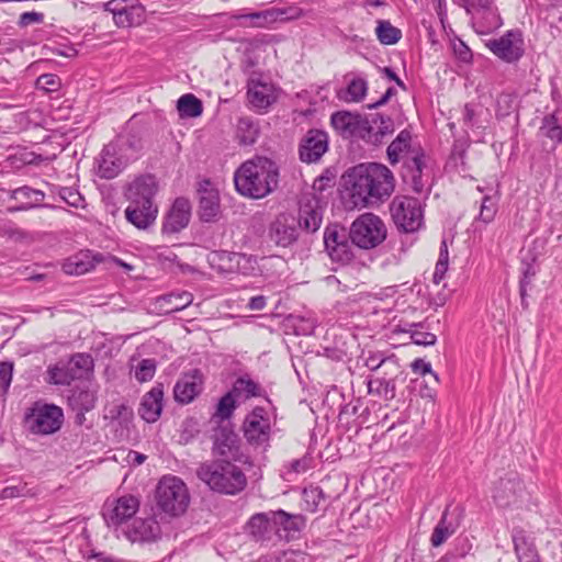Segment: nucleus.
I'll return each mask as SVG.
<instances>
[{
  "label": "nucleus",
  "mask_w": 562,
  "mask_h": 562,
  "mask_svg": "<svg viewBox=\"0 0 562 562\" xmlns=\"http://www.w3.org/2000/svg\"><path fill=\"white\" fill-rule=\"evenodd\" d=\"M346 191L353 207L379 204L391 196L395 188L392 171L378 162L359 164L344 176Z\"/></svg>",
  "instance_id": "nucleus-1"
},
{
  "label": "nucleus",
  "mask_w": 562,
  "mask_h": 562,
  "mask_svg": "<svg viewBox=\"0 0 562 562\" xmlns=\"http://www.w3.org/2000/svg\"><path fill=\"white\" fill-rule=\"evenodd\" d=\"M159 181L151 173L139 175L127 182L123 189V196L127 203L124 210L126 222L138 231L151 228L159 213Z\"/></svg>",
  "instance_id": "nucleus-2"
},
{
  "label": "nucleus",
  "mask_w": 562,
  "mask_h": 562,
  "mask_svg": "<svg viewBox=\"0 0 562 562\" xmlns=\"http://www.w3.org/2000/svg\"><path fill=\"white\" fill-rule=\"evenodd\" d=\"M330 122L344 138H357L374 146L382 144L395 131L394 121L381 113L342 110L331 114Z\"/></svg>",
  "instance_id": "nucleus-3"
},
{
  "label": "nucleus",
  "mask_w": 562,
  "mask_h": 562,
  "mask_svg": "<svg viewBox=\"0 0 562 562\" xmlns=\"http://www.w3.org/2000/svg\"><path fill=\"white\" fill-rule=\"evenodd\" d=\"M237 192L251 199H262L279 183V167L272 159L255 156L243 162L234 173Z\"/></svg>",
  "instance_id": "nucleus-4"
},
{
  "label": "nucleus",
  "mask_w": 562,
  "mask_h": 562,
  "mask_svg": "<svg viewBox=\"0 0 562 562\" xmlns=\"http://www.w3.org/2000/svg\"><path fill=\"white\" fill-rule=\"evenodd\" d=\"M196 476L213 492L236 495L247 486L243 470L229 460L203 462L196 469Z\"/></svg>",
  "instance_id": "nucleus-5"
},
{
  "label": "nucleus",
  "mask_w": 562,
  "mask_h": 562,
  "mask_svg": "<svg viewBox=\"0 0 562 562\" xmlns=\"http://www.w3.org/2000/svg\"><path fill=\"white\" fill-rule=\"evenodd\" d=\"M156 505L159 510L171 517L182 515L190 503V495L184 482L173 475L160 479L155 492Z\"/></svg>",
  "instance_id": "nucleus-6"
},
{
  "label": "nucleus",
  "mask_w": 562,
  "mask_h": 562,
  "mask_svg": "<svg viewBox=\"0 0 562 562\" xmlns=\"http://www.w3.org/2000/svg\"><path fill=\"white\" fill-rule=\"evenodd\" d=\"M427 160L428 157L423 149L409 151L403 157L401 177L416 194L428 195L431 190L432 181Z\"/></svg>",
  "instance_id": "nucleus-7"
},
{
  "label": "nucleus",
  "mask_w": 562,
  "mask_h": 562,
  "mask_svg": "<svg viewBox=\"0 0 562 562\" xmlns=\"http://www.w3.org/2000/svg\"><path fill=\"white\" fill-rule=\"evenodd\" d=\"M387 235L384 222L373 213L358 216L351 224L349 238L352 245L361 249H372L382 244Z\"/></svg>",
  "instance_id": "nucleus-8"
},
{
  "label": "nucleus",
  "mask_w": 562,
  "mask_h": 562,
  "mask_svg": "<svg viewBox=\"0 0 562 562\" xmlns=\"http://www.w3.org/2000/svg\"><path fill=\"white\" fill-rule=\"evenodd\" d=\"M390 213L402 233H415L424 226V209L417 198L396 195L390 203Z\"/></svg>",
  "instance_id": "nucleus-9"
},
{
  "label": "nucleus",
  "mask_w": 562,
  "mask_h": 562,
  "mask_svg": "<svg viewBox=\"0 0 562 562\" xmlns=\"http://www.w3.org/2000/svg\"><path fill=\"white\" fill-rule=\"evenodd\" d=\"M243 432L247 442L255 448L267 449L271 438V423L267 409L256 406L243 423Z\"/></svg>",
  "instance_id": "nucleus-10"
},
{
  "label": "nucleus",
  "mask_w": 562,
  "mask_h": 562,
  "mask_svg": "<svg viewBox=\"0 0 562 562\" xmlns=\"http://www.w3.org/2000/svg\"><path fill=\"white\" fill-rule=\"evenodd\" d=\"M63 420V409L54 404H37L25 416L30 431L36 435H52L58 431Z\"/></svg>",
  "instance_id": "nucleus-11"
},
{
  "label": "nucleus",
  "mask_w": 562,
  "mask_h": 562,
  "mask_svg": "<svg viewBox=\"0 0 562 562\" xmlns=\"http://www.w3.org/2000/svg\"><path fill=\"white\" fill-rule=\"evenodd\" d=\"M527 496L526 487L516 472L501 477L493 488V499L498 507H512L522 503Z\"/></svg>",
  "instance_id": "nucleus-12"
},
{
  "label": "nucleus",
  "mask_w": 562,
  "mask_h": 562,
  "mask_svg": "<svg viewBox=\"0 0 562 562\" xmlns=\"http://www.w3.org/2000/svg\"><path fill=\"white\" fill-rule=\"evenodd\" d=\"M300 232V221L294 215L280 213L268 226V239L278 248H291Z\"/></svg>",
  "instance_id": "nucleus-13"
},
{
  "label": "nucleus",
  "mask_w": 562,
  "mask_h": 562,
  "mask_svg": "<svg viewBox=\"0 0 562 562\" xmlns=\"http://www.w3.org/2000/svg\"><path fill=\"white\" fill-rule=\"evenodd\" d=\"M344 227L328 225L324 231V246L333 261L348 263L353 258L352 244Z\"/></svg>",
  "instance_id": "nucleus-14"
},
{
  "label": "nucleus",
  "mask_w": 562,
  "mask_h": 562,
  "mask_svg": "<svg viewBox=\"0 0 562 562\" xmlns=\"http://www.w3.org/2000/svg\"><path fill=\"white\" fill-rule=\"evenodd\" d=\"M490 50L506 63H515L524 55V38L520 31L510 30L497 40L486 43Z\"/></svg>",
  "instance_id": "nucleus-15"
},
{
  "label": "nucleus",
  "mask_w": 562,
  "mask_h": 562,
  "mask_svg": "<svg viewBox=\"0 0 562 562\" xmlns=\"http://www.w3.org/2000/svg\"><path fill=\"white\" fill-rule=\"evenodd\" d=\"M191 203L187 198H176L164 216L161 233L164 235H175L188 227L191 220Z\"/></svg>",
  "instance_id": "nucleus-16"
},
{
  "label": "nucleus",
  "mask_w": 562,
  "mask_h": 562,
  "mask_svg": "<svg viewBox=\"0 0 562 562\" xmlns=\"http://www.w3.org/2000/svg\"><path fill=\"white\" fill-rule=\"evenodd\" d=\"M246 532L256 542L277 540V527L273 510L254 514L245 526Z\"/></svg>",
  "instance_id": "nucleus-17"
},
{
  "label": "nucleus",
  "mask_w": 562,
  "mask_h": 562,
  "mask_svg": "<svg viewBox=\"0 0 562 562\" xmlns=\"http://www.w3.org/2000/svg\"><path fill=\"white\" fill-rule=\"evenodd\" d=\"M139 508V499L131 494L123 495L112 504H105L103 517L108 526H119L132 518Z\"/></svg>",
  "instance_id": "nucleus-18"
},
{
  "label": "nucleus",
  "mask_w": 562,
  "mask_h": 562,
  "mask_svg": "<svg viewBox=\"0 0 562 562\" xmlns=\"http://www.w3.org/2000/svg\"><path fill=\"white\" fill-rule=\"evenodd\" d=\"M212 451L215 456H221L234 461L240 460V445L238 435L228 426H220L214 429L212 435Z\"/></svg>",
  "instance_id": "nucleus-19"
},
{
  "label": "nucleus",
  "mask_w": 562,
  "mask_h": 562,
  "mask_svg": "<svg viewBox=\"0 0 562 562\" xmlns=\"http://www.w3.org/2000/svg\"><path fill=\"white\" fill-rule=\"evenodd\" d=\"M328 149V135L322 130H310L299 146L300 159L307 164L317 162Z\"/></svg>",
  "instance_id": "nucleus-20"
},
{
  "label": "nucleus",
  "mask_w": 562,
  "mask_h": 562,
  "mask_svg": "<svg viewBox=\"0 0 562 562\" xmlns=\"http://www.w3.org/2000/svg\"><path fill=\"white\" fill-rule=\"evenodd\" d=\"M277 540L290 542L299 538L301 531L306 526V518L301 514H290L283 509L273 510Z\"/></svg>",
  "instance_id": "nucleus-21"
},
{
  "label": "nucleus",
  "mask_w": 562,
  "mask_h": 562,
  "mask_svg": "<svg viewBox=\"0 0 562 562\" xmlns=\"http://www.w3.org/2000/svg\"><path fill=\"white\" fill-rule=\"evenodd\" d=\"M203 389V375L200 370L194 369L183 373L173 387L175 400L180 404L191 403Z\"/></svg>",
  "instance_id": "nucleus-22"
},
{
  "label": "nucleus",
  "mask_w": 562,
  "mask_h": 562,
  "mask_svg": "<svg viewBox=\"0 0 562 562\" xmlns=\"http://www.w3.org/2000/svg\"><path fill=\"white\" fill-rule=\"evenodd\" d=\"M161 529L154 517L137 518L125 531L126 538L132 542H154L160 538Z\"/></svg>",
  "instance_id": "nucleus-23"
},
{
  "label": "nucleus",
  "mask_w": 562,
  "mask_h": 562,
  "mask_svg": "<svg viewBox=\"0 0 562 562\" xmlns=\"http://www.w3.org/2000/svg\"><path fill=\"white\" fill-rule=\"evenodd\" d=\"M247 95L252 105H272L277 102L278 90L271 82L252 75L247 82Z\"/></svg>",
  "instance_id": "nucleus-24"
},
{
  "label": "nucleus",
  "mask_w": 562,
  "mask_h": 562,
  "mask_svg": "<svg viewBox=\"0 0 562 562\" xmlns=\"http://www.w3.org/2000/svg\"><path fill=\"white\" fill-rule=\"evenodd\" d=\"M164 385L157 383L142 398L138 415L147 423H155L161 415Z\"/></svg>",
  "instance_id": "nucleus-25"
},
{
  "label": "nucleus",
  "mask_w": 562,
  "mask_h": 562,
  "mask_svg": "<svg viewBox=\"0 0 562 562\" xmlns=\"http://www.w3.org/2000/svg\"><path fill=\"white\" fill-rule=\"evenodd\" d=\"M456 4L460 8H463L468 14L473 16H477L481 14H486L488 19V23L486 25L487 30L499 27L502 22L501 18L496 12V9L493 8L494 0H453Z\"/></svg>",
  "instance_id": "nucleus-26"
},
{
  "label": "nucleus",
  "mask_w": 562,
  "mask_h": 562,
  "mask_svg": "<svg viewBox=\"0 0 562 562\" xmlns=\"http://www.w3.org/2000/svg\"><path fill=\"white\" fill-rule=\"evenodd\" d=\"M232 391L236 397L243 398L244 401L251 397H263L271 406L272 413L276 412V407L273 406L272 401L267 396L266 390L248 375L237 378L233 384Z\"/></svg>",
  "instance_id": "nucleus-27"
},
{
  "label": "nucleus",
  "mask_w": 562,
  "mask_h": 562,
  "mask_svg": "<svg viewBox=\"0 0 562 562\" xmlns=\"http://www.w3.org/2000/svg\"><path fill=\"white\" fill-rule=\"evenodd\" d=\"M300 231L304 229L307 233H315L319 229L323 221V214L318 206V201L313 199L303 203L300 206L299 217Z\"/></svg>",
  "instance_id": "nucleus-28"
},
{
  "label": "nucleus",
  "mask_w": 562,
  "mask_h": 562,
  "mask_svg": "<svg viewBox=\"0 0 562 562\" xmlns=\"http://www.w3.org/2000/svg\"><path fill=\"white\" fill-rule=\"evenodd\" d=\"M95 394L90 390H74L68 396V405L76 412V422L82 424L85 414L95 405Z\"/></svg>",
  "instance_id": "nucleus-29"
},
{
  "label": "nucleus",
  "mask_w": 562,
  "mask_h": 562,
  "mask_svg": "<svg viewBox=\"0 0 562 562\" xmlns=\"http://www.w3.org/2000/svg\"><path fill=\"white\" fill-rule=\"evenodd\" d=\"M199 216L202 222H214L220 214V196L215 190L200 192Z\"/></svg>",
  "instance_id": "nucleus-30"
},
{
  "label": "nucleus",
  "mask_w": 562,
  "mask_h": 562,
  "mask_svg": "<svg viewBox=\"0 0 562 562\" xmlns=\"http://www.w3.org/2000/svg\"><path fill=\"white\" fill-rule=\"evenodd\" d=\"M449 516H450L449 507H447L443 510L440 520L438 521V524L436 525V527L431 533L430 542L434 547L441 546L458 529V527H459L458 519L449 518Z\"/></svg>",
  "instance_id": "nucleus-31"
},
{
  "label": "nucleus",
  "mask_w": 562,
  "mask_h": 562,
  "mask_svg": "<svg viewBox=\"0 0 562 562\" xmlns=\"http://www.w3.org/2000/svg\"><path fill=\"white\" fill-rule=\"evenodd\" d=\"M122 161L105 146L98 160V172L101 178L113 179L122 171Z\"/></svg>",
  "instance_id": "nucleus-32"
},
{
  "label": "nucleus",
  "mask_w": 562,
  "mask_h": 562,
  "mask_svg": "<svg viewBox=\"0 0 562 562\" xmlns=\"http://www.w3.org/2000/svg\"><path fill=\"white\" fill-rule=\"evenodd\" d=\"M368 91V83L361 77H353L345 89L338 92L340 101L348 103H358L363 100Z\"/></svg>",
  "instance_id": "nucleus-33"
},
{
  "label": "nucleus",
  "mask_w": 562,
  "mask_h": 562,
  "mask_svg": "<svg viewBox=\"0 0 562 562\" xmlns=\"http://www.w3.org/2000/svg\"><path fill=\"white\" fill-rule=\"evenodd\" d=\"M144 18L145 8L140 3L135 2L123 9L113 21L119 27H131L139 25L144 21Z\"/></svg>",
  "instance_id": "nucleus-34"
},
{
  "label": "nucleus",
  "mask_w": 562,
  "mask_h": 562,
  "mask_svg": "<svg viewBox=\"0 0 562 562\" xmlns=\"http://www.w3.org/2000/svg\"><path fill=\"white\" fill-rule=\"evenodd\" d=\"M12 198L22 202L20 210H30L41 205L45 193L29 186H23L12 191Z\"/></svg>",
  "instance_id": "nucleus-35"
},
{
  "label": "nucleus",
  "mask_w": 562,
  "mask_h": 562,
  "mask_svg": "<svg viewBox=\"0 0 562 562\" xmlns=\"http://www.w3.org/2000/svg\"><path fill=\"white\" fill-rule=\"evenodd\" d=\"M235 256L236 252L216 250L209 254L207 262L213 270L223 274H231L234 273Z\"/></svg>",
  "instance_id": "nucleus-36"
},
{
  "label": "nucleus",
  "mask_w": 562,
  "mask_h": 562,
  "mask_svg": "<svg viewBox=\"0 0 562 562\" xmlns=\"http://www.w3.org/2000/svg\"><path fill=\"white\" fill-rule=\"evenodd\" d=\"M411 133L407 130H403L398 133L396 138L387 146L386 154L389 161L394 165L400 161L401 155L403 157L414 149H409Z\"/></svg>",
  "instance_id": "nucleus-37"
},
{
  "label": "nucleus",
  "mask_w": 562,
  "mask_h": 562,
  "mask_svg": "<svg viewBox=\"0 0 562 562\" xmlns=\"http://www.w3.org/2000/svg\"><path fill=\"white\" fill-rule=\"evenodd\" d=\"M512 538L514 542L515 553L518 560L529 554L533 555L538 553L533 540L526 533L524 529L514 528Z\"/></svg>",
  "instance_id": "nucleus-38"
},
{
  "label": "nucleus",
  "mask_w": 562,
  "mask_h": 562,
  "mask_svg": "<svg viewBox=\"0 0 562 562\" xmlns=\"http://www.w3.org/2000/svg\"><path fill=\"white\" fill-rule=\"evenodd\" d=\"M259 136L258 125L248 117H241L236 127V138L240 145H254Z\"/></svg>",
  "instance_id": "nucleus-39"
},
{
  "label": "nucleus",
  "mask_w": 562,
  "mask_h": 562,
  "mask_svg": "<svg viewBox=\"0 0 562 562\" xmlns=\"http://www.w3.org/2000/svg\"><path fill=\"white\" fill-rule=\"evenodd\" d=\"M267 27L277 22L284 20H294L303 16V10L296 7L291 8H270L261 11Z\"/></svg>",
  "instance_id": "nucleus-40"
},
{
  "label": "nucleus",
  "mask_w": 562,
  "mask_h": 562,
  "mask_svg": "<svg viewBox=\"0 0 562 562\" xmlns=\"http://www.w3.org/2000/svg\"><path fill=\"white\" fill-rule=\"evenodd\" d=\"M193 301V294L188 291L171 292L159 297L161 305H167V312L182 311Z\"/></svg>",
  "instance_id": "nucleus-41"
},
{
  "label": "nucleus",
  "mask_w": 562,
  "mask_h": 562,
  "mask_svg": "<svg viewBox=\"0 0 562 562\" xmlns=\"http://www.w3.org/2000/svg\"><path fill=\"white\" fill-rule=\"evenodd\" d=\"M402 331L409 334L413 342L418 346H434L437 341L436 335L425 330L422 323L407 324Z\"/></svg>",
  "instance_id": "nucleus-42"
},
{
  "label": "nucleus",
  "mask_w": 562,
  "mask_h": 562,
  "mask_svg": "<svg viewBox=\"0 0 562 562\" xmlns=\"http://www.w3.org/2000/svg\"><path fill=\"white\" fill-rule=\"evenodd\" d=\"M369 393H375L386 401L396 396L395 381L393 378H375L368 381Z\"/></svg>",
  "instance_id": "nucleus-43"
},
{
  "label": "nucleus",
  "mask_w": 562,
  "mask_h": 562,
  "mask_svg": "<svg viewBox=\"0 0 562 562\" xmlns=\"http://www.w3.org/2000/svg\"><path fill=\"white\" fill-rule=\"evenodd\" d=\"M375 35L383 45H394L402 38V31L387 20H379Z\"/></svg>",
  "instance_id": "nucleus-44"
},
{
  "label": "nucleus",
  "mask_w": 562,
  "mask_h": 562,
  "mask_svg": "<svg viewBox=\"0 0 562 562\" xmlns=\"http://www.w3.org/2000/svg\"><path fill=\"white\" fill-rule=\"evenodd\" d=\"M49 382L56 385H69L74 380L81 376V373L74 372L70 366H56L48 370Z\"/></svg>",
  "instance_id": "nucleus-45"
},
{
  "label": "nucleus",
  "mask_w": 562,
  "mask_h": 562,
  "mask_svg": "<svg viewBox=\"0 0 562 562\" xmlns=\"http://www.w3.org/2000/svg\"><path fill=\"white\" fill-rule=\"evenodd\" d=\"M259 271L258 258L254 255L236 252L234 273L255 276Z\"/></svg>",
  "instance_id": "nucleus-46"
},
{
  "label": "nucleus",
  "mask_w": 562,
  "mask_h": 562,
  "mask_svg": "<svg viewBox=\"0 0 562 562\" xmlns=\"http://www.w3.org/2000/svg\"><path fill=\"white\" fill-rule=\"evenodd\" d=\"M558 111H555L551 115H547L542 120V125L540 131L552 139L555 143L562 142V125L559 123V117L557 115Z\"/></svg>",
  "instance_id": "nucleus-47"
},
{
  "label": "nucleus",
  "mask_w": 562,
  "mask_h": 562,
  "mask_svg": "<svg viewBox=\"0 0 562 562\" xmlns=\"http://www.w3.org/2000/svg\"><path fill=\"white\" fill-rule=\"evenodd\" d=\"M302 494L305 509L312 513H315L321 503L325 501V493L319 486L305 487Z\"/></svg>",
  "instance_id": "nucleus-48"
},
{
  "label": "nucleus",
  "mask_w": 562,
  "mask_h": 562,
  "mask_svg": "<svg viewBox=\"0 0 562 562\" xmlns=\"http://www.w3.org/2000/svg\"><path fill=\"white\" fill-rule=\"evenodd\" d=\"M364 366L371 371H378L384 366H392L395 371L398 370L394 357H385L382 352H369V356L364 359Z\"/></svg>",
  "instance_id": "nucleus-49"
},
{
  "label": "nucleus",
  "mask_w": 562,
  "mask_h": 562,
  "mask_svg": "<svg viewBox=\"0 0 562 562\" xmlns=\"http://www.w3.org/2000/svg\"><path fill=\"white\" fill-rule=\"evenodd\" d=\"M521 272H522V278L520 279V283H519V293H520V297H521V304H522V306H526L527 290L531 283V279L537 273V268L533 262H527L524 260L521 262Z\"/></svg>",
  "instance_id": "nucleus-50"
},
{
  "label": "nucleus",
  "mask_w": 562,
  "mask_h": 562,
  "mask_svg": "<svg viewBox=\"0 0 562 562\" xmlns=\"http://www.w3.org/2000/svg\"><path fill=\"white\" fill-rule=\"evenodd\" d=\"M313 468V458L305 453L302 458L293 459L284 464L286 475H299Z\"/></svg>",
  "instance_id": "nucleus-51"
},
{
  "label": "nucleus",
  "mask_w": 562,
  "mask_h": 562,
  "mask_svg": "<svg viewBox=\"0 0 562 562\" xmlns=\"http://www.w3.org/2000/svg\"><path fill=\"white\" fill-rule=\"evenodd\" d=\"M235 394L231 390L224 396H222L216 406V416L221 419H228L232 417L236 409Z\"/></svg>",
  "instance_id": "nucleus-52"
},
{
  "label": "nucleus",
  "mask_w": 562,
  "mask_h": 562,
  "mask_svg": "<svg viewBox=\"0 0 562 562\" xmlns=\"http://www.w3.org/2000/svg\"><path fill=\"white\" fill-rule=\"evenodd\" d=\"M496 212V199L494 196L485 195L481 202L480 214L477 216V220L482 221L485 224H488L494 220Z\"/></svg>",
  "instance_id": "nucleus-53"
},
{
  "label": "nucleus",
  "mask_w": 562,
  "mask_h": 562,
  "mask_svg": "<svg viewBox=\"0 0 562 562\" xmlns=\"http://www.w3.org/2000/svg\"><path fill=\"white\" fill-rule=\"evenodd\" d=\"M61 87V80L57 75L44 74L36 80V89L44 93L57 92Z\"/></svg>",
  "instance_id": "nucleus-54"
},
{
  "label": "nucleus",
  "mask_w": 562,
  "mask_h": 562,
  "mask_svg": "<svg viewBox=\"0 0 562 562\" xmlns=\"http://www.w3.org/2000/svg\"><path fill=\"white\" fill-rule=\"evenodd\" d=\"M156 373V361L154 359H143L135 370V379L143 383L150 381Z\"/></svg>",
  "instance_id": "nucleus-55"
},
{
  "label": "nucleus",
  "mask_w": 562,
  "mask_h": 562,
  "mask_svg": "<svg viewBox=\"0 0 562 562\" xmlns=\"http://www.w3.org/2000/svg\"><path fill=\"white\" fill-rule=\"evenodd\" d=\"M68 364L74 370V372H88L93 367V359L90 355L87 353H76L74 355L70 360L68 361Z\"/></svg>",
  "instance_id": "nucleus-56"
},
{
  "label": "nucleus",
  "mask_w": 562,
  "mask_h": 562,
  "mask_svg": "<svg viewBox=\"0 0 562 562\" xmlns=\"http://www.w3.org/2000/svg\"><path fill=\"white\" fill-rule=\"evenodd\" d=\"M60 199L65 201L68 205L79 209L85 206V199L80 194V192L70 187L60 188L58 192Z\"/></svg>",
  "instance_id": "nucleus-57"
},
{
  "label": "nucleus",
  "mask_w": 562,
  "mask_h": 562,
  "mask_svg": "<svg viewBox=\"0 0 562 562\" xmlns=\"http://www.w3.org/2000/svg\"><path fill=\"white\" fill-rule=\"evenodd\" d=\"M411 368L414 373L419 374L423 379L429 376L432 383L437 381V373L432 371L430 362L417 358L411 363Z\"/></svg>",
  "instance_id": "nucleus-58"
},
{
  "label": "nucleus",
  "mask_w": 562,
  "mask_h": 562,
  "mask_svg": "<svg viewBox=\"0 0 562 562\" xmlns=\"http://www.w3.org/2000/svg\"><path fill=\"white\" fill-rule=\"evenodd\" d=\"M13 374V363L8 361L0 362V390L5 394L11 385Z\"/></svg>",
  "instance_id": "nucleus-59"
},
{
  "label": "nucleus",
  "mask_w": 562,
  "mask_h": 562,
  "mask_svg": "<svg viewBox=\"0 0 562 562\" xmlns=\"http://www.w3.org/2000/svg\"><path fill=\"white\" fill-rule=\"evenodd\" d=\"M29 495V490L26 483H20L18 485H8L3 487L0 492V498H18L25 497Z\"/></svg>",
  "instance_id": "nucleus-60"
},
{
  "label": "nucleus",
  "mask_w": 562,
  "mask_h": 562,
  "mask_svg": "<svg viewBox=\"0 0 562 562\" xmlns=\"http://www.w3.org/2000/svg\"><path fill=\"white\" fill-rule=\"evenodd\" d=\"M93 267L91 262H85L78 257H75L74 260L69 261L64 266V269L69 274H85Z\"/></svg>",
  "instance_id": "nucleus-61"
},
{
  "label": "nucleus",
  "mask_w": 562,
  "mask_h": 562,
  "mask_svg": "<svg viewBox=\"0 0 562 562\" xmlns=\"http://www.w3.org/2000/svg\"><path fill=\"white\" fill-rule=\"evenodd\" d=\"M234 18L237 19V20H247V21H249L248 25L252 26V27H259V29L267 27V24L263 21L261 11L238 14V15H234Z\"/></svg>",
  "instance_id": "nucleus-62"
},
{
  "label": "nucleus",
  "mask_w": 562,
  "mask_h": 562,
  "mask_svg": "<svg viewBox=\"0 0 562 562\" xmlns=\"http://www.w3.org/2000/svg\"><path fill=\"white\" fill-rule=\"evenodd\" d=\"M439 385V376L437 375V381L435 383L431 382V378L427 376L423 380L419 386V394L424 398H434L436 396V390Z\"/></svg>",
  "instance_id": "nucleus-63"
},
{
  "label": "nucleus",
  "mask_w": 562,
  "mask_h": 562,
  "mask_svg": "<svg viewBox=\"0 0 562 562\" xmlns=\"http://www.w3.org/2000/svg\"><path fill=\"white\" fill-rule=\"evenodd\" d=\"M44 20L43 13L40 12H24L20 15L19 24L27 26L35 23H42Z\"/></svg>",
  "instance_id": "nucleus-64"
}]
</instances>
